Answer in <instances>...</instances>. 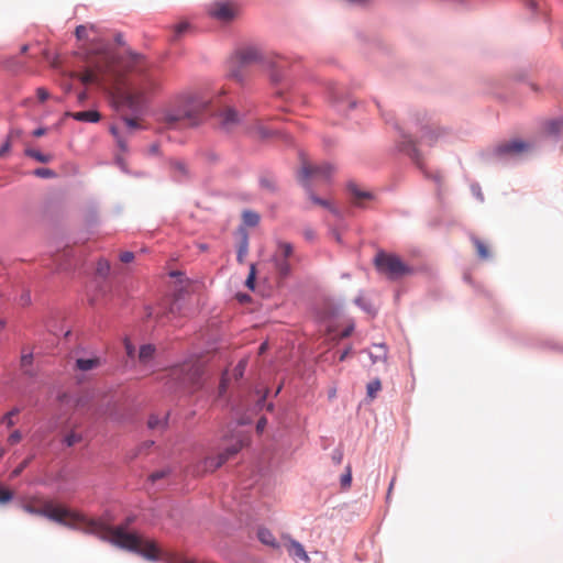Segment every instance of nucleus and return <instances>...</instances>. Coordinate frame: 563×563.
Instances as JSON below:
<instances>
[{"label":"nucleus","instance_id":"obj_1","mask_svg":"<svg viewBox=\"0 0 563 563\" xmlns=\"http://www.w3.org/2000/svg\"><path fill=\"white\" fill-rule=\"evenodd\" d=\"M231 77L243 80L242 68L252 64H261L267 71L273 85H289V63L279 55L264 54L257 46L249 45L235 51L231 56Z\"/></svg>","mask_w":563,"mask_h":563},{"label":"nucleus","instance_id":"obj_2","mask_svg":"<svg viewBox=\"0 0 563 563\" xmlns=\"http://www.w3.org/2000/svg\"><path fill=\"white\" fill-rule=\"evenodd\" d=\"M532 148V144L512 139L495 145H490L479 152V158L487 165L514 166L523 159L526 153Z\"/></svg>","mask_w":563,"mask_h":563},{"label":"nucleus","instance_id":"obj_3","mask_svg":"<svg viewBox=\"0 0 563 563\" xmlns=\"http://www.w3.org/2000/svg\"><path fill=\"white\" fill-rule=\"evenodd\" d=\"M395 129L398 131L400 140L396 143V151L405 154L410 158V161L416 165V167L421 172L426 179L432 180L435 184V197L439 203H443L444 201V179L443 176L437 172L431 173L428 170L423 163V156L421 151L418 148L416 140L412 135L406 132L398 124L395 125Z\"/></svg>","mask_w":563,"mask_h":563},{"label":"nucleus","instance_id":"obj_4","mask_svg":"<svg viewBox=\"0 0 563 563\" xmlns=\"http://www.w3.org/2000/svg\"><path fill=\"white\" fill-rule=\"evenodd\" d=\"M209 102L200 96L186 93L179 98L178 104L164 112V120L169 126L187 121L189 126H198L203 121V112Z\"/></svg>","mask_w":563,"mask_h":563},{"label":"nucleus","instance_id":"obj_5","mask_svg":"<svg viewBox=\"0 0 563 563\" xmlns=\"http://www.w3.org/2000/svg\"><path fill=\"white\" fill-rule=\"evenodd\" d=\"M43 517L69 529L79 530L85 534H97L99 530L106 527L100 519L88 518L84 514L68 508H58L52 504H47L43 507Z\"/></svg>","mask_w":563,"mask_h":563},{"label":"nucleus","instance_id":"obj_6","mask_svg":"<svg viewBox=\"0 0 563 563\" xmlns=\"http://www.w3.org/2000/svg\"><path fill=\"white\" fill-rule=\"evenodd\" d=\"M136 521V515L131 514L117 527L110 528L106 522L104 529L97 532V537L104 542H109L123 550H134L135 539L140 536L136 532H130L129 528Z\"/></svg>","mask_w":563,"mask_h":563},{"label":"nucleus","instance_id":"obj_7","mask_svg":"<svg viewBox=\"0 0 563 563\" xmlns=\"http://www.w3.org/2000/svg\"><path fill=\"white\" fill-rule=\"evenodd\" d=\"M374 265L378 273L386 274L388 279L396 280L405 275H412L416 269L406 264L398 255L378 251L374 257Z\"/></svg>","mask_w":563,"mask_h":563},{"label":"nucleus","instance_id":"obj_8","mask_svg":"<svg viewBox=\"0 0 563 563\" xmlns=\"http://www.w3.org/2000/svg\"><path fill=\"white\" fill-rule=\"evenodd\" d=\"M410 122L413 126L421 133V137L424 143L429 146H433L438 141L444 140L449 130L442 126L433 128L427 118V113L422 111H416L411 118Z\"/></svg>","mask_w":563,"mask_h":563},{"label":"nucleus","instance_id":"obj_9","mask_svg":"<svg viewBox=\"0 0 563 563\" xmlns=\"http://www.w3.org/2000/svg\"><path fill=\"white\" fill-rule=\"evenodd\" d=\"M117 103L119 109L129 110L134 117L142 115L145 110V98L141 92H121Z\"/></svg>","mask_w":563,"mask_h":563},{"label":"nucleus","instance_id":"obj_10","mask_svg":"<svg viewBox=\"0 0 563 563\" xmlns=\"http://www.w3.org/2000/svg\"><path fill=\"white\" fill-rule=\"evenodd\" d=\"M129 552L135 553L147 561L158 562L163 558V552L158 544L152 540H144L140 536L135 539L134 550H128Z\"/></svg>","mask_w":563,"mask_h":563},{"label":"nucleus","instance_id":"obj_11","mask_svg":"<svg viewBox=\"0 0 563 563\" xmlns=\"http://www.w3.org/2000/svg\"><path fill=\"white\" fill-rule=\"evenodd\" d=\"M311 176H312L311 166L303 165L298 175V180H299L300 185L302 186V188L305 189L306 194L308 195L309 199L313 203L319 205L329 210L330 207L332 206V203L329 200L321 198L314 194V191L312 189V185L309 180V178Z\"/></svg>","mask_w":563,"mask_h":563},{"label":"nucleus","instance_id":"obj_12","mask_svg":"<svg viewBox=\"0 0 563 563\" xmlns=\"http://www.w3.org/2000/svg\"><path fill=\"white\" fill-rule=\"evenodd\" d=\"M209 14L221 22H231L236 12L228 2H214L209 9Z\"/></svg>","mask_w":563,"mask_h":563},{"label":"nucleus","instance_id":"obj_13","mask_svg":"<svg viewBox=\"0 0 563 563\" xmlns=\"http://www.w3.org/2000/svg\"><path fill=\"white\" fill-rule=\"evenodd\" d=\"M85 227L88 233H93L100 224L99 211L96 203H90L84 214Z\"/></svg>","mask_w":563,"mask_h":563},{"label":"nucleus","instance_id":"obj_14","mask_svg":"<svg viewBox=\"0 0 563 563\" xmlns=\"http://www.w3.org/2000/svg\"><path fill=\"white\" fill-rule=\"evenodd\" d=\"M330 98L332 101L333 107L335 110L340 113L346 114L350 110H353L357 102L355 100H349L347 107H344L345 99L343 96H341L335 88H332L330 91Z\"/></svg>","mask_w":563,"mask_h":563},{"label":"nucleus","instance_id":"obj_15","mask_svg":"<svg viewBox=\"0 0 563 563\" xmlns=\"http://www.w3.org/2000/svg\"><path fill=\"white\" fill-rule=\"evenodd\" d=\"M543 130L554 141L563 136V118H555L544 122Z\"/></svg>","mask_w":563,"mask_h":563},{"label":"nucleus","instance_id":"obj_16","mask_svg":"<svg viewBox=\"0 0 563 563\" xmlns=\"http://www.w3.org/2000/svg\"><path fill=\"white\" fill-rule=\"evenodd\" d=\"M271 263L273 264L274 268L276 269L278 276L282 279H286L290 276L291 265L287 258L280 257L279 255L274 254L271 257Z\"/></svg>","mask_w":563,"mask_h":563},{"label":"nucleus","instance_id":"obj_17","mask_svg":"<svg viewBox=\"0 0 563 563\" xmlns=\"http://www.w3.org/2000/svg\"><path fill=\"white\" fill-rule=\"evenodd\" d=\"M70 118L79 122L98 123L101 120V114L96 109L67 113Z\"/></svg>","mask_w":563,"mask_h":563},{"label":"nucleus","instance_id":"obj_18","mask_svg":"<svg viewBox=\"0 0 563 563\" xmlns=\"http://www.w3.org/2000/svg\"><path fill=\"white\" fill-rule=\"evenodd\" d=\"M258 186L261 189L266 190L272 195H276L278 192L276 178L271 172H265L260 175Z\"/></svg>","mask_w":563,"mask_h":563},{"label":"nucleus","instance_id":"obj_19","mask_svg":"<svg viewBox=\"0 0 563 563\" xmlns=\"http://www.w3.org/2000/svg\"><path fill=\"white\" fill-rule=\"evenodd\" d=\"M172 168L178 173V175H175L172 177V180L177 184H183L185 180L190 178V172L187 168L186 164L181 161H172L170 162Z\"/></svg>","mask_w":563,"mask_h":563},{"label":"nucleus","instance_id":"obj_20","mask_svg":"<svg viewBox=\"0 0 563 563\" xmlns=\"http://www.w3.org/2000/svg\"><path fill=\"white\" fill-rule=\"evenodd\" d=\"M257 539L261 543L268 545L273 549L279 548V542L276 540L272 531L265 527H260L257 529Z\"/></svg>","mask_w":563,"mask_h":563},{"label":"nucleus","instance_id":"obj_21","mask_svg":"<svg viewBox=\"0 0 563 563\" xmlns=\"http://www.w3.org/2000/svg\"><path fill=\"white\" fill-rule=\"evenodd\" d=\"M169 422V412H166L164 417H159L156 413H151L147 419V428L151 430L161 429L166 430Z\"/></svg>","mask_w":563,"mask_h":563},{"label":"nucleus","instance_id":"obj_22","mask_svg":"<svg viewBox=\"0 0 563 563\" xmlns=\"http://www.w3.org/2000/svg\"><path fill=\"white\" fill-rule=\"evenodd\" d=\"M101 360L97 356L93 357H78L75 362L77 369L88 372L100 366Z\"/></svg>","mask_w":563,"mask_h":563},{"label":"nucleus","instance_id":"obj_23","mask_svg":"<svg viewBox=\"0 0 563 563\" xmlns=\"http://www.w3.org/2000/svg\"><path fill=\"white\" fill-rule=\"evenodd\" d=\"M353 302L367 314H371L372 317L377 314V309L374 307L371 299L365 298L362 292L354 298Z\"/></svg>","mask_w":563,"mask_h":563},{"label":"nucleus","instance_id":"obj_24","mask_svg":"<svg viewBox=\"0 0 563 563\" xmlns=\"http://www.w3.org/2000/svg\"><path fill=\"white\" fill-rule=\"evenodd\" d=\"M288 552L289 555L294 559H299L305 562L309 561V556L307 554V551L305 550V547L297 540H290Z\"/></svg>","mask_w":563,"mask_h":563},{"label":"nucleus","instance_id":"obj_25","mask_svg":"<svg viewBox=\"0 0 563 563\" xmlns=\"http://www.w3.org/2000/svg\"><path fill=\"white\" fill-rule=\"evenodd\" d=\"M346 190L355 198V199H367L372 200L374 199V195L371 191L362 190L358 188V186L353 181L350 180L346 184Z\"/></svg>","mask_w":563,"mask_h":563},{"label":"nucleus","instance_id":"obj_26","mask_svg":"<svg viewBox=\"0 0 563 563\" xmlns=\"http://www.w3.org/2000/svg\"><path fill=\"white\" fill-rule=\"evenodd\" d=\"M261 217L260 214L251 209H245L242 212V224L240 227H256L260 223Z\"/></svg>","mask_w":563,"mask_h":563},{"label":"nucleus","instance_id":"obj_27","mask_svg":"<svg viewBox=\"0 0 563 563\" xmlns=\"http://www.w3.org/2000/svg\"><path fill=\"white\" fill-rule=\"evenodd\" d=\"M236 234L239 235L236 253L246 255L249 251V232L244 227H239Z\"/></svg>","mask_w":563,"mask_h":563},{"label":"nucleus","instance_id":"obj_28","mask_svg":"<svg viewBox=\"0 0 563 563\" xmlns=\"http://www.w3.org/2000/svg\"><path fill=\"white\" fill-rule=\"evenodd\" d=\"M240 121L239 112L234 108H229L222 113L221 125L228 129L231 124H236Z\"/></svg>","mask_w":563,"mask_h":563},{"label":"nucleus","instance_id":"obj_29","mask_svg":"<svg viewBox=\"0 0 563 563\" xmlns=\"http://www.w3.org/2000/svg\"><path fill=\"white\" fill-rule=\"evenodd\" d=\"M156 347L152 343L142 344L139 350V360L141 363H147L154 357Z\"/></svg>","mask_w":563,"mask_h":563},{"label":"nucleus","instance_id":"obj_30","mask_svg":"<svg viewBox=\"0 0 563 563\" xmlns=\"http://www.w3.org/2000/svg\"><path fill=\"white\" fill-rule=\"evenodd\" d=\"M24 155L43 164L49 163L52 161V155L42 153L40 150L32 147L25 148Z\"/></svg>","mask_w":563,"mask_h":563},{"label":"nucleus","instance_id":"obj_31","mask_svg":"<svg viewBox=\"0 0 563 563\" xmlns=\"http://www.w3.org/2000/svg\"><path fill=\"white\" fill-rule=\"evenodd\" d=\"M472 242L475 245L477 256L481 260H489L492 257L488 247L486 246V244L483 241H481L476 236H472Z\"/></svg>","mask_w":563,"mask_h":563},{"label":"nucleus","instance_id":"obj_32","mask_svg":"<svg viewBox=\"0 0 563 563\" xmlns=\"http://www.w3.org/2000/svg\"><path fill=\"white\" fill-rule=\"evenodd\" d=\"M256 276H257L256 264L252 263L250 265V271L246 276V279L244 282L245 287L251 291H254L256 288Z\"/></svg>","mask_w":563,"mask_h":563},{"label":"nucleus","instance_id":"obj_33","mask_svg":"<svg viewBox=\"0 0 563 563\" xmlns=\"http://www.w3.org/2000/svg\"><path fill=\"white\" fill-rule=\"evenodd\" d=\"M311 169H312V175L319 174V175H322L324 178H330L334 172V166L330 163H323L321 165L311 167Z\"/></svg>","mask_w":563,"mask_h":563},{"label":"nucleus","instance_id":"obj_34","mask_svg":"<svg viewBox=\"0 0 563 563\" xmlns=\"http://www.w3.org/2000/svg\"><path fill=\"white\" fill-rule=\"evenodd\" d=\"M225 462V456H223L222 453L220 452L216 456L208 457L206 461V465L214 471L220 468Z\"/></svg>","mask_w":563,"mask_h":563},{"label":"nucleus","instance_id":"obj_35","mask_svg":"<svg viewBox=\"0 0 563 563\" xmlns=\"http://www.w3.org/2000/svg\"><path fill=\"white\" fill-rule=\"evenodd\" d=\"M21 409L19 407H13L11 410H9L1 419V422L7 426V428H12L15 424V421L13 420V417L19 415Z\"/></svg>","mask_w":563,"mask_h":563},{"label":"nucleus","instance_id":"obj_36","mask_svg":"<svg viewBox=\"0 0 563 563\" xmlns=\"http://www.w3.org/2000/svg\"><path fill=\"white\" fill-rule=\"evenodd\" d=\"M110 263L104 258H100L97 262L96 273L98 276L106 278L110 273Z\"/></svg>","mask_w":563,"mask_h":563},{"label":"nucleus","instance_id":"obj_37","mask_svg":"<svg viewBox=\"0 0 563 563\" xmlns=\"http://www.w3.org/2000/svg\"><path fill=\"white\" fill-rule=\"evenodd\" d=\"M382 388V383L378 378H375L374 380L369 382L366 386V396L371 399H374L376 397L377 391H379Z\"/></svg>","mask_w":563,"mask_h":563},{"label":"nucleus","instance_id":"obj_38","mask_svg":"<svg viewBox=\"0 0 563 563\" xmlns=\"http://www.w3.org/2000/svg\"><path fill=\"white\" fill-rule=\"evenodd\" d=\"M14 498V493L12 489L5 487L0 484V505H7L12 501Z\"/></svg>","mask_w":563,"mask_h":563},{"label":"nucleus","instance_id":"obj_39","mask_svg":"<svg viewBox=\"0 0 563 563\" xmlns=\"http://www.w3.org/2000/svg\"><path fill=\"white\" fill-rule=\"evenodd\" d=\"M33 175L38 178H44V179H52V178L57 177V174L55 170H53L51 168H46V167L35 168L33 170Z\"/></svg>","mask_w":563,"mask_h":563},{"label":"nucleus","instance_id":"obj_40","mask_svg":"<svg viewBox=\"0 0 563 563\" xmlns=\"http://www.w3.org/2000/svg\"><path fill=\"white\" fill-rule=\"evenodd\" d=\"M82 440V435L75 432V431H70L69 433H67L64 439H63V443L68 446V448H71L74 446L76 443L80 442Z\"/></svg>","mask_w":563,"mask_h":563},{"label":"nucleus","instance_id":"obj_41","mask_svg":"<svg viewBox=\"0 0 563 563\" xmlns=\"http://www.w3.org/2000/svg\"><path fill=\"white\" fill-rule=\"evenodd\" d=\"M277 246L283 253L280 257L288 260V257L292 255L294 246L290 242L277 241Z\"/></svg>","mask_w":563,"mask_h":563},{"label":"nucleus","instance_id":"obj_42","mask_svg":"<svg viewBox=\"0 0 563 563\" xmlns=\"http://www.w3.org/2000/svg\"><path fill=\"white\" fill-rule=\"evenodd\" d=\"M169 474H170L169 468L157 470L150 474L148 481L152 483H156L157 481L167 477Z\"/></svg>","mask_w":563,"mask_h":563},{"label":"nucleus","instance_id":"obj_43","mask_svg":"<svg viewBox=\"0 0 563 563\" xmlns=\"http://www.w3.org/2000/svg\"><path fill=\"white\" fill-rule=\"evenodd\" d=\"M340 484L343 488L350 487L352 484V470L351 466H346L345 472L341 475Z\"/></svg>","mask_w":563,"mask_h":563},{"label":"nucleus","instance_id":"obj_44","mask_svg":"<svg viewBox=\"0 0 563 563\" xmlns=\"http://www.w3.org/2000/svg\"><path fill=\"white\" fill-rule=\"evenodd\" d=\"M33 360H34L33 351H30L27 353L23 352L21 354V358H20L21 367L25 368L26 366H31L33 364Z\"/></svg>","mask_w":563,"mask_h":563},{"label":"nucleus","instance_id":"obj_45","mask_svg":"<svg viewBox=\"0 0 563 563\" xmlns=\"http://www.w3.org/2000/svg\"><path fill=\"white\" fill-rule=\"evenodd\" d=\"M256 132L258 133V136L262 139V140H266V139H269L272 136H274L276 134L275 131L273 130H269L263 125H258L256 128Z\"/></svg>","mask_w":563,"mask_h":563},{"label":"nucleus","instance_id":"obj_46","mask_svg":"<svg viewBox=\"0 0 563 563\" xmlns=\"http://www.w3.org/2000/svg\"><path fill=\"white\" fill-rule=\"evenodd\" d=\"M240 448L239 445H229L227 446L225 449H223L221 451L222 455L225 456V460L228 461L230 457L234 456L235 454H238V452L240 451Z\"/></svg>","mask_w":563,"mask_h":563},{"label":"nucleus","instance_id":"obj_47","mask_svg":"<svg viewBox=\"0 0 563 563\" xmlns=\"http://www.w3.org/2000/svg\"><path fill=\"white\" fill-rule=\"evenodd\" d=\"M269 395V390L266 388L264 393L258 397V399L255 402V410L261 411L265 408L266 399Z\"/></svg>","mask_w":563,"mask_h":563},{"label":"nucleus","instance_id":"obj_48","mask_svg":"<svg viewBox=\"0 0 563 563\" xmlns=\"http://www.w3.org/2000/svg\"><path fill=\"white\" fill-rule=\"evenodd\" d=\"M75 35H76L77 40H80V41L87 40V37H88L87 26L84 24L77 25L75 29Z\"/></svg>","mask_w":563,"mask_h":563},{"label":"nucleus","instance_id":"obj_49","mask_svg":"<svg viewBox=\"0 0 563 563\" xmlns=\"http://www.w3.org/2000/svg\"><path fill=\"white\" fill-rule=\"evenodd\" d=\"M22 508L24 509V511H26L27 514H31V515L43 516V514H44L43 508H37L30 504H24L22 506Z\"/></svg>","mask_w":563,"mask_h":563},{"label":"nucleus","instance_id":"obj_50","mask_svg":"<svg viewBox=\"0 0 563 563\" xmlns=\"http://www.w3.org/2000/svg\"><path fill=\"white\" fill-rule=\"evenodd\" d=\"M21 440H22V433L20 430H14L8 437V443L11 445L19 443Z\"/></svg>","mask_w":563,"mask_h":563},{"label":"nucleus","instance_id":"obj_51","mask_svg":"<svg viewBox=\"0 0 563 563\" xmlns=\"http://www.w3.org/2000/svg\"><path fill=\"white\" fill-rule=\"evenodd\" d=\"M367 354H368V357L371 358L373 364H375V363H377L379 361H386L387 360V356H386L385 352L373 353V352L368 351Z\"/></svg>","mask_w":563,"mask_h":563},{"label":"nucleus","instance_id":"obj_52","mask_svg":"<svg viewBox=\"0 0 563 563\" xmlns=\"http://www.w3.org/2000/svg\"><path fill=\"white\" fill-rule=\"evenodd\" d=\"M471 191L481 202L484 201V195L482 192V188H481L479 184H476V183L472 184Z\"/></svg>","mask_w":563,"mask_h":563},{"label":"nucleus","instance_id":"obj_53","mask_svg":"<svg viewBox=\"0 0 563 563\" xmlns=\"http://www.w3.org/2000/svg\"><path fill=\"white\" fill-rule=\"evenodd\" d=\"M332 461L335 465H339L341 464L342 460H343V451L340 449V448H336L332 451Z\"/></svg>","mask_w":563,"mask_h":563},{"label":"nucleus","instance_id":"obj_54","mask_svg":"<svg viewBox=\"0 0 563 563\" xmlns=\"http://www.w3.org/2000/svg\"><path fill=\"white\" fill-rule=\"evenodd\" d=\"M267 423H268L267 418H266L265 416H262V417L257 420V422H256V426H255V430H256V432H257V433H262V432L265 430V428H266Z\"/></svg>","mask_w":563,"mask_h":563},{"label":"nucleus","instance_id":"obj_55","mask_svg":"<svg viewBox=\"0 0 563 563\" xmlns=\"http://www.w3.org/2000/svg\"><path fill=\"white\" fill-rule=\"evenodd\" d=\"M36 96L41 102H44L49 98V92L44 87H38L36 89Z\"/></svg>","mask_w":563,"mask_h":563},{"label":"nucleus","instance_id":"obj_56","mask_svg":"<svg viewBox=\"0 0 563 563\" xmlns=\"http://www.w3.org/2000/svg\"><path fill=\"white\" fill-rule=\"evenodd\" d=\"M136 117L134 118H130V117H124L123 118V121L125 123V125L130 129V130H134V129H139L140 128V124L137 123Z\"/></svg>","mask_w":563,"mask_h":563},{"label":"nucleus","instance_id":"obj_57","mask_svg":"<svg viewBox=\"0 0 563 563\" xmlns=\"http://www.w3.org/2000/svg\"><path fill=\"white\" fill-rule=\"evenodd\" d=\"M188 29H189L188 23H179L175 27V37H180L183 34H185L187 32Z\"/></svg>","mask_w":563,"mask_h":563},{"label":"nucleus","instance_id":"obj_58","mask_svg":"<svg viewBox=\"0 0 563 563\" xmlns=\"http://www.w3.org/2000/svg\"><path fill=\"white\" fill-rule=\"evenodd\" d=\"M522 2L532 13H538L539 7L536 0H522Z\"/></svg>","mask_w":563,"mask_h":563},{"label":"nucleus","instance_id":"obj_59","mask_svg":"<svg viewBox=\"0 0 563 563\" xmlns=\"http://www.w3.org/2000/svg\"><path fill=\"white\" fill-rule=\"evenodd\" d=\"M11 146V141L9 139H5L2 145L0 146V157H3L7 153H9Z\"/></svg>","mask_w":563,"mask_h":563},{"label":"nucleus","instance_id":"obj_60","mask_svg":"<svg viewBox=\"0 0 563 563\" xmlns=\"http://www.w3.org/2000/svg\"><path fill=\"white\" fill-rule=\"evenodd\" d=\"M134 260V253L131 251H124L120 254V261L123 263H130Z\"/></svg>","mask_w":563,"mask_h":563},{"label":"nucleus","instance_id":"obj_61","mask_svg":"<svg viewBox=\"0 0 563 563\" xmlns=\"http://www.w3.org/2000/svg\"><path fill=\"white\" fill-rule=\"evenodd\" d=\"M302 234L305 240L307 241H313L316 239V232L311 228H305Z\"/></svg>","mask_w":563,"mask_h":563},{"label":"nucleus","instance_id":"obj_62","mask_svg":"<svg viewBox=\"0 0 563 563\" xmlns=\"http://www.w3.org/2000/svg\"><path fill=\"white\" fill-rule=\"evenodd\" d=\"M354 329H355L354 323H350L347 327H345L343 329V331L340 334V338L341 339L349 338L353 333Z\"/></svg>","mask_w":563,"mask_h":563},{"label":"nucleus","instance_id":"obj_63","mask_svg":"<svg viewBox=\"0 0 563 563\" xmlns=\"http://www.w3.org/2000/svg\"><path fill=\"white\" fill-rule=\"evenodd\" d=\"M27 466V461H23L22 463H20L11 473V477H16L19 476L23 470Z\"/></svg>","mask_w":563,"mask_h":563},{"label":"nucleus","instance_id":"obj_64","mask_svg":"<svg viewBox=\"0 0 563 563\" xmlns=\"http://www.w3.org/2000/svg\"><path fill=\"white\" fill-rule=\"evenodd\" d=\"M22 133L23 132L21 129L12 128V129H10L7 139H9L11 141L12 139L20 137L22 135Z\"/></svg>","mask_w":563,"mask_h":563}]
</instances>
